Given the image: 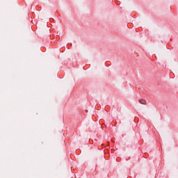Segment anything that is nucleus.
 <instances>
[{"mask_svg":"<svg viewBox=\"0 0 178 178\" xmlns=\"http://www.w3.org/2000/svg\"><path fill=\"white\" fill-rule=\"evenodd\" d=\"M138 102H140V104H142V105H147V101H145V99H140L138 100Z\"/></svg>","mask_w":178,"mask_h":178,"instance_id":"obj_1","label":"nucleus"}]
</instances>
